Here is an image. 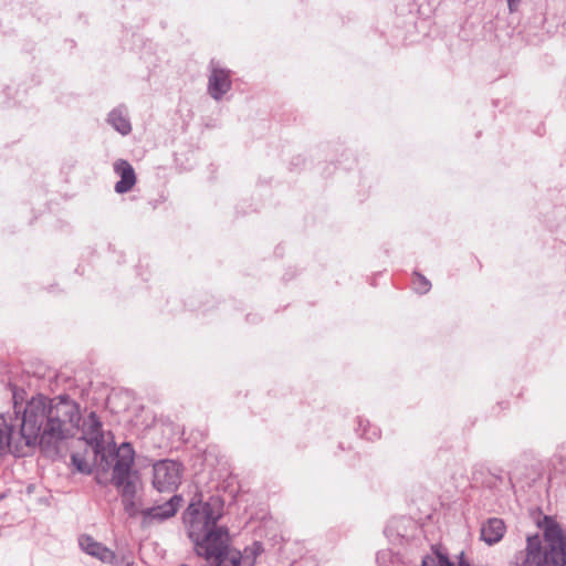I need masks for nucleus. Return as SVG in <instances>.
Returning <instances> with one entry per match:
<instances>
[{
    "label": "nucleus",
    "instance_id": "nucleus-8",
    "mask_svg": "<svg viewBox=\"0 0 566 566\" xmlns=\"http://www.w3.org/2000/svg\"><path fill=\"white\" fill-rule=\"evenodd\" d=\"M78 545L83 552L102 563L117 565L116 554L102 543L95 541L91 535H81L78 537Z\"/></svg>",
    "mask_w": 566,
    "mask_h": 566
},
{
    "label": "nucleus",
    "instance_id": "nucleus-17",
    "mask_svg": "<svg viewBox=\"0 0 566 566\" xmlns=\"http://www.w3.org/2000/svg\"><path fill=\"white\" fill-rule=\"evenodd\" d=\"M181 566H187V565H181Z\"/></svg>",
    "mask_w": 566,
    "mask_h": 566
},
{
    "label": "nucleus",
    "instance_id": "nucleus-9",
    "mask_svg": "<svg viewBox=\"0 0 566 566\" xmlns=\"http://www.w3.org/2000/svg\"><path fill=\"white\" fill-rule=\"evenodd\" d=\"M114 170L120 176V180L115 185L117 193L128 192L136 184V175L133 166L125 159H118L114 164Z\"/></svg>",
    "mask_w": 566,
    "mask_h": 566
},
{
    "label": "nucleus",
    "instance_id": "nucleus-6",
    "mask_svg": "<svg viewBox=\"0 0 566 566\" xmlns=\"http://www.w3.org/2000/svg\"><path fill=\"white\" fill-rule=\"evenodd\" d=\"M209 69L208 93L213 99L220 101L231 90L230 71L221 67L213 60L210 62Z\"/></svg>",
    "mask_w": 566,
    "mask_h": 566
},
{
    "label": "nucleus",
    "instance_id": "nucleus-7",
    "mask_svg": "<svg viewBox=\"0 0 566 566\" xmlns=\"http://www.w3.org/2000/svg\"><path fill=\"white\" fill-rule=\"evenodd\" d=\"M181 503V496L179 495H172L169 501L143 510L140 513L143 515V523L144 524H151L154 522H163L170 517H172Z\"/></svg>",
    "mask_w": 566,
    "mask_h": 566
},
{
    "label": "nucleus",
    "instance_id": "nucleus-13",
    "mask_svg": "<svg viewBox=\"0 0 566 566\" xmlns=\"http://www.w3.org/2000/svg\"><path fill=\"white\" fill-rule=\"evenodd\" d=\"M412 286L417 293L424 294L430 290L431 284L423 275L415 273L412 279Z\"/></svg>",
    "mask_w": 566,
    "mask_h": 566
},
{
    "label": "nucleus",
    "instance_id": "nucleus-3",
    "mask_svg": "<svg viewBox=\"0 0 566 566\" xmlns=\"http://www.w3.org/2000/svg\"><path fill=\"white\" fill-rule=\"evenodd\" d=\"M83 438L93 448L95 455L101 458V463L105 462L109 467L115 461L112 482L120 493L125 512L136 516L139 512L136 502L139 475L133 470L135 452L132 446L122 443L115 453L106 451L102 423L95 412H91L83 422Z\"/></svg>",
    "mask_w": 566,
    "mask_h": 566
},
{
    "label": "nucleus",
    "instance_id": "nucleus-12",
    "mask_svg": "<svg viewBox=\"0 0 566 566\" xmlns=\"http://www.w3.org/2000/svg\"><path fill=\"white\" fill-rule=\"evenodd\" d=\"M422 566H454L447 556L440 553H433L422 559ZM459 566H470L469 564L460 563Z\"/></svg>",
    "mask_w": 566,
    "mask_h": 566
},
{
    "label": "nucleus",
    "instance_id": "nucleus-16",
    "mask_svg": "<svg viewBox=\"0 0 566 566\" xmlns=\"http://www.w3.org/2000/svg\"><path fill=\"white\" fill-rule=\"evenodd\" d=\"M511 12L515 11L518 7L520 0H506Z\"/></svg>",
    "mask_w": 566,
    "mask_h": 566
},
{
    "label": "nucleus",
    "instance_id": "nucleus-2",
    "mask_svg": "<svg viewBox=\"0 0 566 566\" xmlns=\"http://www.w3.org/2000/svg\"><path fill=\"white\" fill-rule=\"evenodd\" d=\"M222 515L223 504L219 497L191 503L184 514L188 536L196 553L210 566H242V554L231 548L228 528L217 524Z\"/></svg>",
    "mask_w": 566,
    "mask_h": 566
},
{
    "label": "nucleus",
    "instance_id": "nucleus-11",
    "mask_svg": "<svg viewBox=\"0 0 566 566\" xmlns=\"http://www.w3.org/2000/svg\"><path fill=\"white\" fill-rule=\"evenodd\" d=\"M108 123L122 135H127L132 130V126L124 107L113 109L108 114Z\"/></svg>",
    "mask_w": 566,
    "mask_h": 566
},
{
    "label": "nucleus",
    "instance_id": "nucleus-15",
    "mask_svg": "<svg viewBox=\"0 0 566 566\" xmlns=\"http://www.w3.org/2000/svg\"><path fill=\"white\" fill-rule=\"evenodd\" d=\"M7 430L4 420L2 417H0V455L8 453V440L4 438V432Z\"/></svg>",
    "mask_w": 566,
    "mask_h": 566
},
{
    "label": "nucleus",
    "instance_id": "nucleus-4",
    "mask_svg": "<svg viewBox=\"0 0 566 566\" xmlns=\"http://www.w3.org/2000/svg\"><path fill=\"white\" fill-rule=\"evenodd\" d=\"M545 546L538 535L527 536L526 547L515 554L510 566L566 565V535L557 524L548 523L544 532Z\"/></svg>",
    "mask_w": 566,
    "mask_h": 566
},
{
    "label": "nucleus",
    "instance_id": "nucleus-5",
    "mask_svg": "<svg viewBox=\"0 0 566 566\" xmlns=\"http://www.w3.org/2000/svg\"><path fill=\"white\" fill-rule=\"evenodd\" d=\"M182 465L172 460H160L153 467V485L159 492H174L181 483Z\"/></svg>",
    "mask_w": 566,
    "mask_h": 566
},
{
    "label": "nucleus",
    "instance_id": "nucleus-10",
    "mask_svg": "<svg viewBox=\"0 0 566 566\" xmlns=\"http://www.w3.org/2000/svg\"><path fill=\"white\" fill-rule=\"evenodd\" d=\"M506 527L501 518H489L481 527V539L489 545L499 543L504 534Z\"/></svg>",
    "mask_w": 566,
    "mask_h": 566
},
{
    "label": "nucleus",
    "instance_id": "nucleus-1",
    "mask_svg": "<svg viewBox=\"0 0 566 566\" xmlns=\"http://www.w3.org/2000/svg\"><path fill=\"white\" fill-rule=\"evenodd\" d=\"M3 418L8 440V453L25 457L35 446L43 448L65 439L77 428L80 410L67 397L49 400L43 396L31 398L24 406L14 402V417Z\"/></svg>",
    "mask_w": 566,
    "mask_h": 566
},
{
    "label": "nucleus",
    "instance_id": "nucleus-14",
    "mask_svg": "<svg viewBox=\"0 0 566 566\" xmlns=\"http://www.w3.org/2000/svg\"><path fill=\"white\" fill-rule=\"evenodd\" d=\"M72 464L76 468V470L81 473H90L91 464L85 460V458L80 453H73L71 457Z\"/></svg>",
    "mask_w": 566,
    "mask_h": 566
}]
</instances>
